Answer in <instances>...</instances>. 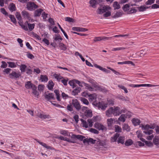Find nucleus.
<instances>
[{
  "mask_svg": "<svg viewBox=\"0 0 159 159\" xmlns=\"http://www.w3.org/2000/svg\"><path fill=\"white\" fill-rule=\"evenodd\" d=\"M110 9V7L109 6H103L99 7L97 10V12L98 14H102Z\"/></svg>",
  "mask_w": 159,
  "mask_h": 159,
  "instance_id": "obj_1",
  "label": "nucleus"
},
{
  "mask_svg": "<svg viewBox=\"0 0 159 159\" xmlns=\"http://www.w3.org/2000/svg\"><path fill=\"white\" fill-rule=\"evenodd\" d=\"M72 104L77 110L79 111L81 109V106L79 102L77 99H73Z\"/></svg>",
  "mask_w": 159,
  "mask_h": 159,
  "instance_id": "obj_2",
  "label": "nucleus"
},
{
  "mask_svg": "<svg viewBox=\"0 0 159 159\" xmlns=\"http://www.w3.org/2000/svg\"><path fill=\"white\" fill-rule=\"evenodd\" d=\"M27 8L28 10L32 11L38 7V6L34 2H29L27 4Z\"/></svg>",
  "mask_w": 159,
  "mask_h": 159,
  "instance_id": "obj_3",
  "label": "nucleus"
},
{
  "mask_svg": "<svg viewBox=\"0 0 159 159\" xmlns=\"http://www.w3.org/2000/svg\"><path fill=\"white\" fill-rule=\"evenodd\" d=\"M97 141V139H93L92 138H89V139L86 138L83 140V143H86L89 144V143H91L92 144H96Z\"/></svg>",
  "mask_w": 159,
  "mask_h": 159,
  "instance_id": "obj_4",
  "label": "nucleus"
},
{
  "mask_svg": "<svg viewBox=\"0 0 159 159\" xmlns=\"http://www.w3.org/2000/svg\"><path fill=\"white\" fill-rule=\"evenodd\" d=\"M130 87H152L155 86V85L151 84H130L129 85Z\"/></svg>",
  "mask_w": 159,
  "mask_h": 159,
  "instance_id": "obj_5",
  "label": "nucleus"
},
{
  "mask_svg": "<svg viewBox=\"0 0 159 159\" xmlns=\"http://www.w3.org/2000/svg\"><path fill=\"white\" fill-rule=\"evenodd\" d=\"M44 98L47 101H49L51 99L54 100L55 98L53 93H48L44 95Z\"/></svg>",
  "mask_w": 159,
  "mask_h": 159,
  "instance_id": "obj_6",
  "label": "nucleus"
},
{
  "mask_svg": "<svg viewBox=\"0 0 159 159\" xmlns=\"http://www.w3.org/2000/svg\"><path fill=\"white\" fill-rule=\"evenodd\" d=\"M20 76V75L15 71H12L11 73L9 75V77L11 79H17Z\"/></svg>",
  "mask_w": 159,
  "mask_h": 159,
  "instance_id": "obj_7",
  "label": "nucleus"
},
{
  "mask_svg": "<svg viewBox=\"0 0 159 159\" xmlns=\"http://www.w3.org/2000/svg\"><path fill=\"white\" fill-rule=\"evenodd\" d=\"M107 104H105L104 102H99L97 104L98 107L102 110H105L107 107Z\"/></svg>",
  "mask_w": 159,
  "mask_h": 159,
  "instance_id": "obj_8",
  "label": "nucleus"
},
{
  "mask_svg": "<svg viewBox=\"0 0 159 159\" xmlns=\"http://www.w3.org/2000/svg\"><path fill=\"white\" fill-rule=\"evenodd\" d=\"M96 145L99 148H102L105 145V143L104 141H101L99 139H97Z\"/></svg>",
  "mask_w": 159,
  "mask_h": 159,
  "instance_id": "obj_9",
  "label": "nucleus"
},
{
  "mask_svg": "<svg viewBox=\"0 0 159 159\" xmlns=\"http://www.w3.org/2000/svg\"><path fill=\"white\" fill-rule=\"evenodd\" d=\"M94 126L95 128L99 130H103L106 129L105 127L103 125L98 123H95Z\"/></svg>",
  "mask_w": 159,
  "mask_h": 159,
  "instance_id": "obj_10",
  "label": "nucleus"
},
{
  "mask_svg": "<svg viewBox=\"0 0 159 159\" xmlns=\"http://www.w3.org/2000/svg\"><path fill=\"white\" fill-rule=\"evenodd\" d=\"M120 114V108L119 107H115L113 108V115L115 116H117Z\"/></svg>",
  "mask_w": 159,
  "mask_h": 159,
  "instance_id": "obj_11",
  "label": "nucleus"
},
{
  "mask_svg": "<svg viewBox=\"0 0 159 159\" xmlns=\"http://www.w3.org/2000/svg\"><path fill=\"white\" fill-rule=\"evenodd\" d=\"M89 3L91 6L94 8H95L96 7V5L99 3L97 0H90Z\"/></svg>",
  "mask_w": 159,
  "mask_h": 159,
  "instance_id": "obj_12",
  "label": "nucleus"
},
{
  "mask_svg": "<svg viewBox=\"0 0 159 159\" xmlns=\"http://www.w3.org/2000/svg\"><path fill=\"white\" fill-rule=\"evenodd\" d=\"M81 90V88L78 87L73 90L72 92V94L75 96L77 95L80 92Z\"/></svg>",
  "mask_w": 159,
  "mask_h": 159,
  "instance_id": "obj_13",
  "label": "nucleus"
},
{
  "mask_svg": "<svg viewBox=\"0 0 159 159\" xmlns=\"http://www.w3.org/2000/svg\"><path fill=\"white\" fill-rule=\"evenodd\" d=\"M112 114H113V107H111L106 111V115L108 117H111Z\"/></svg>",
  "mask_w": 159,
  "mask_h": 159,
  "instance_id": "obj_14",
  "label": "nucleus"
},
{
  "mask_svg": "<svg viewBox=\"0 0 159 159\" xmlns=\"http://www.w3.org/2000/svg\"><path fill=\"white\" fill-rule=\"evenodd\" d=\"M115 120L113 119L110 118L107 120V124L108 127H111L112 125L115 123Z\"/></svg>",
  "mask_w": 159,
  "mask_h": 159,
  "instance_id": "obj_15",
  "label": "nucleus"
},
{
  "mask_svg": "<svg viewBox=\"0 0 159 159\" xmlns=\"http://www.w3.org/2000/svg\"><path fill=\"white\" fill-rule=\"evenodd\" d=\"M26 24H27L29 30L30 31H32L34 29L35 26L34 24L28 23L27 21L25 22V24L26 25Z\"/></svg>",
  "mask_w": 159,
  "mask_h": 159,
  "instance_id": "obj_16",
  "label": "nucleus"
},
{
  "mask_svg": "<svg viewBox=\"0 0 159 159\" xmlns=\"http://www.w3.org/2000/svg\"><path fill=\"white\" fill-rule=\"evenodd\" d=\"M120 135L118 133H116L114 135L113 137H111V141L112 142H116L118 138L119 137Z\"/></svg>",
  "mask_w": 159,
  "mask_h": 159,
  "instance_id": "obj_17",
  "label": "nucleus"
},
{
  "mask_svg": "<svg viewBox=\"0 0 159 159\" xmlns=\"http://www.w3.org/2000/svg\"><path fill=\"white\" fill-rule=\"evenodd\" d=\"M21 14L24 18H26L29 19L30 17L29 14L26 11H23L21 12Z\"/></svg>",
  "mask_w": 159,
  "mask_h": 159,
  "instance_id": "obj_18",
  "label": "nucleus"
},
{
  "mask_svg": "<svg viewBox=\"0 0 159 159\" xmlns=\"http://www.w3.org/2000/svg\"><path fill=\"white\" fill-rule=\"evenodd\" d=\"M36 140L40 145H41L44 148H46L47 149H52V148L51 147L47 145L46 144L44 143L41 142L37 140Z\"/></svg>",
  "mask_w": 159,
  "mask_h": 159,
  "instance_id": "obj_19",
  "label": "nucleus"
},
{
  "mask_svg": "<svg viewBox=\"0 0 159 159\" xmlns=\"http://www.w3.org/2000/svg\"><path fill=\"white\" fill-rule=\"evenodd\" d=\"M37 116L41 119H46L49 118V115H43L40 113H38L37 114Z\"/></svg>",
  "mask_w": 159,
  "mask_h": 159,
  "instance_id": "obj_20",
  "label": "nucleus"
},
{
  "mask_svg": "<svg viewBox=\"0 0 159 159\" xmlns=\"http://www.w3.org/2000/svg\"><path fill=\"white\" fill-rule=\"evenodd\" d=\"M9 8L10 10L11 11H16V6L13 3H11L9 6Z\"/></svg>",
  "mask_w": 159,
  "mask_h": 159,
  "instance_id": "obj_21",
  "label": "nucleus"
},
{
  "mask_svg": "<svg viewBox=\"0 0 159 159\" xmlns=\"http://www.w3.org/2000/svg\"><path fill=\"white\" fill-rule=\"evenodd\" d=\"M132 123L134 125H137L140 124V121L138 119L133 118L132 119Z\"/></svg>",
  "mask_w": 159,
  "mask_h": 159,
  "instance_id": "obj_22",
  "label": "nucleus"
},
{
  "mask_svg": "<svg viewBox=\"0 0 159 159\" xmlns=\"http://www.w3.org/2000/svg\"><path fill=\"white\" fill-rule=\"evenodd\" d=\"M92 116V113L91 110H88L86 111V112H85L84 116L87 118L91 117Z\"/></svg>",
  "mask_w": 159,
  "mask_h": 159,
  "instance_id": "obj_23",
  "label": "nucleus"
},
{
  "mask_svg": "<svg viewBox=\"0 0 159 159\" xmlns=\"http://www.w3.org/2000/svg\"><path fill=\"white\" fill-rule=\"evenodd\" d=\"M125 139V137L124 136H120L118 137L117 140V143H121L122 144H124V140Z\"/></svg>",
  "mask_w": 159,
  "mask_h": 159,
  "instance_id": "obj_24",
  "label": "nucleus"
},
{
  "mask_svg": "<svg viewBox=\"0 0 159 159\" xmlns=\"http://www.w3.org/2000/svg\"><path fill=\"white\" fill-rule=\"evenodd\" d=\"M54 85V83L52 80H50L48 82V88L49 90H52Z\"/></svg>",
  "mask_w": 159,
  "mask_h": 159,
  "instance_id": "obj_25",
  "label": "nucleus"
},
{
  "mask_svg": "<svg viewBox=\"0 0 159 159\" xmlns=\"http://www.w3.org/2000/svg\"><path fill=\"white\" fill-rule=\"evenodd\" d=\"M43 10L41 9H39L37 10L34 13V16H39L41 14Z\"/></svg>",
  "mask_w": 159,
  "mask_h": 159,
  "instance_id": "obj_26",
  "label": "nucleus"
},
{
  "mask_svg": "<svg viewBox=\"0 0 159 159\" xmlns=\"http://www.w3.org/2000/svg\"><path fill=\"white\" fill-rule=\"evenodd\" d=\"M118 64H131L132 66H134V64L133 63V62L130 61H126L123 62H119L118 63Z\"/></svg>",
  "mask_w": 159,
  "mask_h": 159,
  "instance_id": "obj_27",
  "label": "nucleus"
},
{
  "mask_svg": "<svg viewBox=\"0 0 159 159\" xmlns=\"http://www.w3.org/2000/svg\"><path fill=\"white\" fill-rule=\"evenodd\" d=\"M54 92L55 93L56 95V98L57 100L59 101H61L60 97V93L59 91L58 90L55 89L54 91Z\"/></svg>",
  "mask_w": 159,
  "mask_h": 159,
  "instance_id": "obj_28",
  "label": "nucleus"
},
{
  "mask_svg": "<svg viewBox=\"0 0 159 159\" xmlns=\"http://www.w3.org/2000/svg\"><path fill=\"white\" fill-rule=\"evenodd\" d=\"M153 143H154L156 145H159V136H156L154 139H153Z\"/></svg>",
  "mask_w": 159,
  "mask_h": 159,
  "instance_id": "obj_29",
  "label": "nucleus"
},
{
  "mask_svg": "<svg viewBox=\"0 0 159 159\" xmlns=\"http://www.w3.org/2000/svg\"><path fill=\"white\" fill-rule=\"evenodd\" d=\"M133 143V141L131 139H129L126 140L125 143V146H128L131 145Z\"/></svg>",
  "mask_w": 159,
  "mask_h": 159,
  "instance_id": "obj_30",
  "label": "nucleus"
},
{
  "mask_svg": "<svg viewBox=\"0 0 159 159\" xmlns=\"http://www.w3.org/2000/svg\"><path fill=\"white\" fill-rule=\"evenodd\" d=\"M125 114H122L118 119V120L120 121L124 122L125 120Z\"/></svg>",
  "mask_w": 159,
  "mask_h": 159,
  "instance_id": "obj_31",
  "label": "nucleus"
},
{
  "mask_svg": "<svg viewBox=\"0 0 159 159\" xmlns=\"http://www.w3.org/2000/svg\"><path fill=\"white\" fill-rule=\"evenodd\" d=\"M33 84L31 83L30 81H28L25 84V87L27 89H30L31 88Z\"/></svg>",
  "mask_w": 159,
  "mask_h": 159,
  "instance_id": "obj_32",
  "label": "nucleus"
},
{
  "mask_svg": "<svg viewBox=\"0 0 159 159\" xmlns=\"http://www.w3.org/2000/svg\"><path fill=\"white\" fill-rule=\"evenodd\" d=\"M40 78L42 81L47 82L48 81V79L46 75H41Z\"/></svg>",
  "mask_w": 159,
  "mask_h": 159,
  "instance_id": "obj_33",
  "label": "nucleus"
},
{
  "mask_svg": "<svg viewBox=\"0 0 159 159\" xmlns=\"http://www.w3.org/2000/svg\"><path fill=\"white\" fill-rule=\"evenodd\" d=\"M122 128L123 130H125L128 132L130 130V127L127 124H124L123 125Z\"/></svg>",
  "mask_w": 159,
  "mask_h": 159,
  "instance_id": "obj_34",
  "label": "nucleus"
},
{
  "mask_svg": "<svg viewBox=\"0 0 159 159\" xmlns=\"http://www.w3.org/2000/svg\"><path fill=\"white\" fill-rule=\"evenodd\" d=\"M26 67L27 66L25 65L21 64L20 66V70L22 72H24Z\"/></svg>",
  "mask_w": 159,
  "mask_h": 159,
  "instance_id": "obj_35",
  "label": "nucleus"
},
{
  "mask_svg": "<svg viewBox=\"0 0 159 159\" xmlns=\"http://www.w3.org/2000/svg\"><path fill=\"white\" fill-rule=\"evenodd\" d=\"M57 25L59 27V28L60 29L61 31L62 32L63 34H64V35L66 37V38L68 39V35H67L66 33L64 31V30L62 29V28H61L60 25H59V24L58 23H57Z\"/></svg>",
  "mask_w": 159,
  "mask_h": 159,
  "instance_id": "obj_36",
  "label": "nucleus"
},
{
  "mask_svg": "<svg viewBox=\"0 0 159 159\" xmlns=\"http://www.w3.org/2000/svg\"><path fill=\"white\" fill-rule=\"evenodd\" d=\"M9 16V17L10 18V19L11 20L12 22L14 24L16 23V20L14 15H10Z\"/></svg>",
  "mask_w": 159,
  "mask_h": 159,
  "instance_id": "obj_37",
  "label": "nucleus"
},
{
  "mask_svg": "<svg viewBox=\"0 0 159 159\" xmlns=\"http://www.w3.org/2000/svg\"><path fill=\"white\" fill-rule=\"evenodd\" d=\"M122 15V13L120 12H117L115 14L114 16H112L113 18H118Z\"/></svg>",
  "mask_w": 159,
  "mask_h": 159,
  "instance_id": "obj_38",
  "label": "nucleus"
},
{
  "mask_svg": "<svg viewBox=\"0 0 159 159\" xmlns=\"http://www.w3.org/2000/svg\"><path fill=\"white\" fill-rule=\"evenodd\" d=\"M68 84L70 85L73 88L76 87V85L75 83V80H70L69 81Z\"/></svg>",
  "mask_w": 159,
  "mask_h": 159,
  "instance_id": "obj_39",
  "label": "nucleus"
},
{
  "mask_svg": "<svg viewBox=\"0 0 159 159\" xmlns=\"http://www.w3.org/2000/svg\"><path fill=\"white\" fill-rule=\"evenodd\" d=\"M150 128H150V126L148 125H142V129L144 130L145 131L147 130H149Z\"/></svg>",
  "mask_w": 159,
  "mask_h": 159,
  "instance_id": "obj_40",
  "label": "nucleus"
},
{
  "mask_svg": "<svg viewBox=\"0 0 159 159\" xmlns=\"http://www.w3.org/2000/svg\"><path fill=\"white\" fill-rule=\"evenodd\" d=\"M115 132H121L122 129L118 125H115Z\"/></svg>",
  "mask_w": 159,
  "mask_h": 159,
  "instance_id": "obj_41",
  "label": "nucleus"
},
{
  "mask_svg": "<svg viewBox=\"0 0 159 159\" xmlns=\"http://www.w3.org/2000/svg\"><path fill=\"white\" fill-rule=\"evenodd\" d=\"M7 63L8 64V66L11 68H14L16 66L15 63L14 62H8Z\"/></svg>",
  "mask_w": 159,
  "mask_h": 159,
  "instance_id": "obj_42",
  "label": "nucleus"
},
{
  "mask_svg": "<svg viewBox=\"0 0 159 159\" xmlns=\"http://www.w3.org/2000/svg\"><path fill=\"white\" fill-rule=\"evenodd\" d=\"M113 7L115 8V9H119L120 8V5L117 2H114L113 4Z\"/></svg>",
  "mask_w": 159,
  "mask_h": 159,
  "instance_id": "obj_43",
  "label": "nucleus"
},
{
  "mask_svg": "<svg viewBox=\"0 0 159 159\" xmlns=\"http://www.w3.org/2000/svg\"><path fill=\"white\" fill-rule=\"evenodd\" d=\"M81 101L84 104L86 105H89V102L88 101L86 98H82L81 99Z\"/></svg>",
  "mask_w": 159,
  "mask_h": 159,
  "instance_id": "obj_44",
  "label": "nucleus"
},
{
  "mask_svg": "<svg viewBox=\"0 0 159 159\" xmlns=\"http://www.w3.org/2000/svg\"><path fill=\"white\" fill-rule=\"evenodd\" d=\"M81 120L82 122V124L83 125V126L85 127V128H87L88 127V126L86 121L84 120L83 119H81Z\"/></svg>",
  "mask_w": 159,
  "mask_h": 159,
  "instance_id": "obj_45",
  "label": "nucleus"
},
{
  "mask_svg": "<svg viewBox=\"0 0 159 159\" xmlns=\"http://www.w3.org/2000/svg\"><path fill=\"white\" fill-rule=\"evenodd\" d=\"M137 8L140 12L145 11V7L144 6H141L140 7H137Z\"/></svg>",
  "mask_w": 159,
  "mask_h": 159,
  "instance_id": "obj_46",
  "label": "nucleus"
},
{
  "mask_svg": "<svg viewBox=\"0 0 159 159\" xmlns=\"http://www.w3.org/2000/svg\"><path fill=\"white\" fill-rule=\"evenodd\" d=\"M59 46L60 47H62L61 48V50L65 51L66 50V48L64 44L62 43H60L59 44Z\"/></svg>",
  "mask_w": 159,
  "mask_h": 159,
  "instance_id": "obj_47",
  "label": "nucleus"
},
{
  "mask_svg": "<svg viewBox=\"0 0 159 159\" xmlns=\"http://www.w3.org/2000/svg\"><path fill=\"white\" fill-rule=\"evenodd\" d=\"M153 131L152 130H148L146 131H144L143 133L146 134L150 135L152 133Z\"/></svg>",
  "mask_w": 159,
  "mask_h": 159,
  "instance_id": "obj_48",
  "label": "nucleus"
},
{
  "mask_svg": "<svg viewBox=\"0 0 159 159\" xmlns=\"http://www.w3.org/2000/svg\"><path fill=\"white\" fill-rule=\"evenodd\" d=\"M93 84V86L96 89H100V87L97 84H95V82L93 81L90 82Z\"/></svg>",
  "mask_w": 159,
  "mask_h": 159,
  "instance_id": "obj_49",
  "label": "nucleus"
},
{
  "mask_svg": "<svg viewBox=\"0 0 159 159\" xmlns=\"http://www.w3.org/2000/svg\"><path fill=\"white\" fill-rule=\"evenodd\" d=\"M129 7L128 4H126L122 8L125 11H126L129 10Z\"/></svg>",
  "mask_w": 159,
  "mask_h": 159,
  "instance_id": "obj_50",
  "label": "nucleus"
},
{
  "mask_svg": "<svg viewBox=\"0 0 159 159\" xmlns=\"http://www.w3.org/2000/svg\"><path fill=\"white\" fill-rule=\"evenodd\" d=\"M90 131L92 133L95 134H98L99 133V131L97 129L93 128H90Z\"/></svg>",
  "mask_w": 159,
  "mask_h": 159,
  "instance_id": "obj_51",
  "label": "nucleus"
},
{
  "mask_svg": "<svg viewBox=\"0 0 159 159\" xmlns=\"http://www.w3.org/2000/svg\"><path fill=\"white\" fill-rule=\"evenodd\" d=\"M16 17L17 20L20 22V21H22V18L21 15L19 13L17 12L16 14Z\"/></svg>",
  "mask_w": 159,
  "mask_h": 159,
  "instance_id": "obj_52",
  "label": "nucleus"
},
{
  "mask_svg": "<svg viewBox=\"0 0 159 159\" xmlns=\"http://www.w3.org/2000/svg\"><path fill=\"white\" fill-rule=\"evenodd\" d=\"M60 134L65 136H67L68 135V132L66 130H61L60 131Z\"/></svg>",
  "mask_w": 159,
  "mask_h": 159,
  "instance_id": "obj_53",
  "label": "nucleus"
},
{
  "mask_svg": "<svg viewBox=\"0 0 159 159\" xmlns=\"http://www.w3.org/2000/svg\"><path fill=\"white\" fill-rule=\"evenodd\" d=\"M65 20L67 21H68L69 22H74V20L70 17H66L65 18Z\"/></svg>",
  "mask_w": 159,
  "mask_h": 159,
  "instance_id": "obj_54",
  "label": "nucleus"
},
{
  "mask_svg": "<svg viewBox=\"0 0 159 159\" xmlns=\"http://www.w3.org/2000/svg\"><path fill=\"white\" fill-rule=\"evenodd\" d=\"M155 0H148L146 2L145 4L146 5H151L154 3Z\"/></svg>",
  "mask_w": 159,
  "mask_h": 159,
  "instance_id": "obj_55",
  "label": "nucleus"
},
{
  "mask_svg": "<svg viewBox=\"0 0 159 159\" xmlns=\"http://www.w3.org/2000/svg\"><path fill=\"white\" fill-rule=\"evenodd\" d=\"M1 12L5 16H8V13L6 11V10L4 8H1Z\"/></svg>",
  "mask_w": 159,
  "mask_h": 159,
  "instance_id": "obj_56",
  "label": "nucleus"
},
{
  "mask_svg": "<svg viewBox=\"0 0 159 159\" xmlns=\"http://www.w3.org/2000/svg\"><path fill=\"white\" fill-rule=\"evenodd\" d=\"M125 49L124 47H119L116 48H114L112 49V51H116L117 50H123Z\"/></svg>",
  "mask_w": 159,
  "mask_h": 159,
  "instance_id": "obj_57",
  "label": "nucleus"
},
{
  "mask_svg": "<svg viewBox=\"0 0 159 159\" xmlns=\"http://www.w3.org/2000/svg\"><path fill=\"white\" fill-rule=\"evenodd\" d=\"M55 36L54 38V40L55 41L59 40V39L62 40V38L61 37L60 35H57V34H55Z\"/></svg>",
  "mask_w": 159,
  "mask_h": 159,
  "instance_id": "obj_58",
  "label": "nucleus"
},
{
  "mask_svg": "<svg viewBox=\"0 0 159 159\" xmlns=\"http://www.w3.org/2000/svg\"><path fill=\"white\" fill-rule=\"evenodd\" d=\"M84 138H85V137L83 135H78L77 139H79L80 141H83V140L84 139Z\"/></svg>",
  "mask_w": 159,
  "mask_h": 159,
  "instance_id": "obj_59",
  "label": "nucleus"
},
{
  "mask_svg": "<svg viewBox=\"0 0 159 159\" xmlns=\"http://www.w3.org/2000/svg\"><path fill=\"white\" fill-rule=\"evenodd\" d=\"M145 144L147 145L148 147H152L153 146V143L150 141H145Z\"/></svg>",
  "mask_w": 159,
  "mask_h": 159,
  "instance_id": "obj_60",
  "label": "nucleus"
},
{
  "mask_svg": "<svg viewBox=\"0 0 159 159\" xmlns=\"http://www.w3.org/2000/svg\"><path fill=\"white\" fill-rule=\"evenodd\" d=\"M118 86L121 89H123L125 93H128V91L127 89L124 86L119 85Z\"/></svg>",
  "mask_w": 159,
  "mask_h": 159,
  "instance_id": "obj_61",
  "label": "nucleus"
},
{
  "mask_svg": "<svg viewBox=\"0 0 159 159\" xmlns=\"http://www.w3.org/2000/svg\"><path fill=\"white\" fill-rule=\"evenodd\" d=\"M101 40H102V37H96L94 39V41L96 42L97 41H100Z\"/></svg>",
  "mask_w": 159,
  "mask_h": 159,
  "instance_id": "obj_62",
  "label": "nucleus"
},
{
  "mask_svg": "<svg viewBox=\"0 0 159 159\" xmlns=\"http://www.w3.org/2000/svg\"><path fill=\"white\" fill-rule=\"evenodd\" d=\"M111 15V12L110 11H108L107 12H106V13L103 14L104 17H107L109 16H110Z\"/></svg>",
  "mask_w": 159,
  "mask_h": 159,
  "instance_id": "obj_63",
  "label": "nucleus"
},
{
  "mask_svg": "<svg viewBox=\"0 0 159 159\" xmlns=\"http://www.w3.org/2000/svg\"><path fill=\"white\" fill-rule=\"evenodd\" d=\"M151 8L152 9H157L159 8V5L156 4H153L151 6Z\"/></svg>",
  "mask_w": 159,
  "mask_h": 159,
  "instance_id": "obj_64",
  "label": "nucleus"
}]
</instances>
